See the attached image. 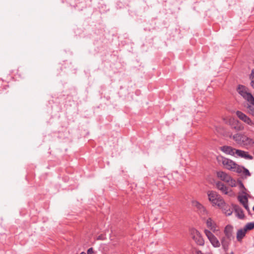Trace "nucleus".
Returning a JSON list of instances; mask_svg holds the SVG:
<instances>
[{
    "label": "nucleus",
    "instance_id": "f257e3e1",
    "mask_svg": "<svg viewBox=\"0 0 254 254\" xmlns=\"http://www.w3.org/2000/svg\"><path fill=\"white\" fill-rule=\"evenodd\" d=\"M209 200L213 205H217L220 208H223L226 205V203L223 198L214 191H208L207 192Z\"/></svg>",
    "mask_w": 254,
    "mask_h": 254
},
{
    "label": "nucleus",
    "instance_id": "f03ea898",
    "mask_svg": "<svg viewBox=\"0 0 254 254\" xmlns=\"http://www.w3.org/2000/svg\"><path fill=\"white\" fill-rule=\"evenodd\" d=\"M237 90L239 94L241 95L244 99L254 106V97L252 94L249 92L247 87L243 85H239Z\"/></svg>",
    "mask_w": 254,
    "mask_h": 254
},
{
    "label": "nucleus",
    "instance_id": "7ed1b4c3",
    "mask_svg": "<svg viewBox=\"0 0 254 254\" xmlns=\"http://www.w3.org/2000/svg\"><path fill=\"white\" fill-rule=\"evenodd\" d=\"M217 176L221 181L228 184L231 187H235L237 185V183L229 174L223 171H218L217 173Z\"/></svg>",
    "mask_w": 254,
    "mask_h": 254
},
{
    "label": "nucleus",
    "instance_id": "20e7f679",
    "mask_svg": "<svg viewBox=\"0 0 254 254\" xmlns=\"http://www.w3.org/2000/svg\"><path fill=\"white\" fill-rule=\"evenodd\" d=\"M222 164L228 170L239 173L241 171L240 166L231 160L227 158H223Z\"/></svg>",
    "mask_w": 254,
    "mask_h": 254
},
{
    "label": "nucleus",
    "instance_id": "39448f33",
    "mask_svg": "<svg viewBox=\"0 0 254 254\" xmlns=\"http://www.w3.org/2000/svg\"><path fill=\"white\" fill-rule=\"evenodd\" d=\"M190 233L191 238L197 245L203 246L204 244V240L198 231L192 228L190 230Z\"/></svg>",
    "mask_w": 254,
    "mask_h": 254
},
{
    "label": "nucleus",
    "instance_id": "423d86ee",
    "mask_svg": "<svg viewBox=\"0 0 254 254\" xmlns=\"http://www.w3.org/2000/svg\"><path fill=\"white\" fill-rule=\"evenodd\" d=\"M206 224L207 227L211 232H212L216 235H218L220 233V227L211 218L209 217L206 219Z\"/></svg>",
    "mask_w": 254,
    "mask_h": 254
},
{
    "label": "nucleus",
    "instance_id": "0eeeda50",
    "mask_svg": "<svg viewBox=\"0 0 254 254\" xmlns=\"http://www.w3.org/2000/svg\"><path fill=\"white\" fill-rule=\"evenodd\" d=\"M236 114L240 120L250 127H254V122L249 116L240 111H237Z\"/></svg>",
    "mask_w": 254,
    "mask_h": 254
},
{
    "label": "nucleus",
    "instance_id": "6e6552de",
    "mask_svg": "<svg viewBox=\"0 0 254 254\" xmlns=\"http://www.w3.org/2000/svg\"><path fill=\"white\" fill-rule=\"evenodd\" d=\"M204 233L211 245L215 248H218L220 246V242L215 235L209 230L205 229Z\"/></svg>",
    "mask_w": 254,
    "mask_h": 254
},
{
    "label": "nucleus",
    "instance_id": "1a4fd4ad",
    "mask_svg": "<svg viewBox=\"0 0 254 254\" xmlns=\"http://www.w3.org/2000/svg\"><path fill=\"white\" fill-rule=\"evenodd\" d=\"M216 188L220 190L223 193L229 195V196L233 195V191L232 190L229 189L223 183L221 182H218L216 184Z\"/></svg>",
    "mask_w": 254,
    "mask_h": 254
},
{
    "label": "nucleus",
    "instance_id": "9d476101",
    "mask_svg": "<svg viewBox=\"0 0 254 254\" xmlns=\"http://www.w3.org/2000/svg\"><path fill=\"white\" fill-rule=\"evenodd\" d=\"M192 204L193 206L195 207L199 213L202 216H206L208 214V212L205 208V207L200 204L199 202L196 200H193L192 201Z\"/></svg>",
    "mask_w": 254,
    "mask_h": 254
},
{
    "label": "nucleus",
    "instance_id": "9b49d317",
    "mask_svg": "<svg viewBox=\"0 0 254 254\" xmlns=\"http://www.w3.org/2000/svg\"><path fill=\"white\" fill-rule=\"evenodd\" d=\"M239 186H240V188L242 189V193L243 194H245V195H239V196H238L239 200L242 204H244L245 203H248V199L247 197L245 195L246 189L245 188L243 184L241 182H240Z\"/></svg>",
    "mask_w": 254,
    "mask_h": 254
},
{
    "label": "nucleus",
    "instance_id": "f8f14e48",
    "mask_svg": "<svg viewBox=\"0 0 254 254\" xmlns=\"http://www.w3.org/2000/svg\"><path fill=\"white\" fill-rule=\"evenodd\" d=\"M233 227L231 225H227L224 228V233L225 237L229 240L233 238Z\"/></svg>",
    "mask_w": 254,
    "mask_h": 254
},
{
    "label": "nucleus",
    "instance_id": "ddd939ff",
    "mask_svg": "<svg viewBox=\"0 0 254 254\" xmlns=\"http://www.w3.org/2000/svg\"><path fill=\"white\" fill-rule=\"evenodd\" d=\"M235 154L239 157L245 158L247 160L253 159V157L249 154L248 152L241 150L237 149L235 150Z\"/></svg>",
    "mask_w": 254,
    "mask_h": 254
},
{
    "label": "nucleus",
    "instance_id": "4468645a",
    "mask_svg": "<svg viewBox=\"0 0 254 254\" xmlns=\"http://www.w3.org/2000/svg\"><path fill=\"white\" fill-rule=\"evenodd\" d=\"M235 148H232L231 146H224L221 147V150L224 153L230 154L231 155H233L235 154Z\"/></svg>",
    "mask_w": 254,
    "mask_h": 254
},
{
    "label": "nucleus",
    "instance_id": "2eb2a0df",
    "mask_svg": "<svg viewBox=\"0 0 254 254\" xmlns=\"http://www.w3.org/2000/svg\"><path fill=\"white\" fill-rule=\"evenodd\" d=\"M247 231L244 229H241L238 230L237 232V240L238 242H241L242 239L246 236Z\"/></svg>",
    "mask_w": 254,
    "mask_h": 254
},
{
    "label": "nucleus",
    "instance_id": "dca6fc26",
    "mask_svg": "<svg viewBox=\"0 0 254 254\" xmlns=\"http://www.w3.org/2000/svg\"><path fill=\"white\" fill-rule=\"evenodd\" d=\"M246 145H253L254 144V140L246 135H244L242 139V144Z\"/></svg>",
    "mask_w": 254,
    "mask_h": 254
},
{
    "label": "nucleus",
    "instance_id": "f3484780",
    "mask_svg": "<svg viewBox=\"0 0 254 254\" xmlns=\"http://www.w3.org/2000/svg\"><path fill=\"white\" fill-rule=\"evenodd\" d=\"M231 240H229L226 238V237H223L222 238L221 240V243L222 244V247L225 251H227L228 249L229 245L230 243V241Z\"/></svg>",
    "mask_w": 254,
    "mask_h": 254
},
{
    "label": "nucleus",
    "instance_id": "a211bd4d",
    "mask_svg": "<svg viewBox=\"0 0 254 254\" xmlns=\"http://www.w3.org/2000/svg\"><path fill=\"white\" fill-rule=\"evenodd\" d=\"M234 209L236 215L239 218L242 219L245 217L244 212L239 206H235Z\"/></svg>",
    "mask_w": 254,
    "mask_h": 254
},
{
    "label": "nucleus",
    "instance_id": "6ab92c4d",
    "mask_svg": "<svg viewBox=\"0 0 254 254\" xmlns=\"http://www.w3.org/2000/svg\"><path fill=\"white\" fill-rule=\"evenodd\" d=\"M243 137L244 135L240 133H236L233 135L232 138L238 144H242Z\"/></svg>",
    "mask_w": 254,
    "mask_h": 254
},
{
    "label": "nucleus",
    "instance_id": "aec40b11",
    "mask_svg": "<svg viewBox=\"0 0 254 254\" xmlns=\"http://www.w3.org/2000/svg\"><path fill=\"white\" fill-rule=\"evenodd\" d=\"M226 215L230 216L232 214L233 211L230 207L226 203L223 208H221Z\"/></svg>",
    "mask_w": 254,
    "mask_h": 254
},
{
    "label": "nucleus",
    "instance_id": "412c9836",
    "mask_svg": "<svg viewBox=\"0 0 254 254\" xmlns=\"http://www.w3.org/2000/svg\"><path fill=\"white\" fill-rule=\"evenodd\" d=\"M240 168H241V170H240L241 171L239 173H243V174L246 176H251V173H250L249 171L247 169L245 168L244 167L240 166Z\"/></svg>",
    "mask_w": 254,
    "mask_h": 254
},
{
    "label": "nucleus",
    "instance_id": "4be33fe9",
    "mask_svg": "<svg viewBox=\"0 0 254 254\" xmlns=\"http://www.w3.org/2000/svg\"><path fill=\"white\" fill-rule=\"evenodd\" d=\"M254 228V223L250 222L246 225L244 229L246 230V231L248 230H251Z\"/></svg>",
    "mask_w": 254,
    "mask_h": 254
},
{
    "label": "nucleus",
    "instance_id": "5701e85b",
    "mask_svg": "<svg viewBox=\"0 0 254 254\" xmlns=\"http://www.w3.org/2000/svg\"><path fill=\"white\" fill-rule=\"evenodd\" d=\"M248 113L251 115L252 116L254 117V107H253L251 105H249L247 107Z\"/></svg>",
    "mask_w": 254,
    "mask_h": 254
},
{
    "label": "nucleus",
    "instance_id": "b1692460",
    "mask_svg": "<svg viewBox=\"0 0 254 254\" xmlns=\"http://www.w3.org/2000/svg\"><path fill=\"white\" fill-rule=\"evenodd\" d=\"M251 78L252 79L251 82V85L252 87L254 89V69L252 71Z\"/></svg>",
    "mask_w": 254,
    "mask_h": 254
},
{
    "label": "nucleus",
    "instance_id": "393cba45",
    "mask_svg": "<svg viewBox=\"0 0 254 254\" xmlns=\"http://www.w3.org/2000/svg\"><path fill=\"white\" fill-rule=\"evenodd\" d=\"M93 249L92 248H89L87 251V254H92L93 253Z\"/></svg>",
    "mask_w": 254,
    "mask_h": 254
},
{
    "label": "nucleus",
    "instance_id": "a878e982",
    "mask_svg": "<svg viewBox=\"0 0 254 254\" xmlns=\"http://www.w3.org/2000/svg\"><path fill=\"white\" fill-rule=\"evenodd\" d=\"M243 206L244 207V208L247 210H249V205H248V203H245L244 204H243Z\"/></svg>",
    "mask_w": 254,
    "mask_h": 254
},
{
    "label": "nucleus",
    "instance_id": "bb28decb",
    "mask_svg": "<svg viewBox=\"0 0 254 254\" xmlns=\"http://www.w3.org/2000/svg\"><path fill=\"white\" fill-rule=\"evenodd\" d=\"M244 127H243V126H240V127H238L237 128H236V129H237V130H239V131H240V130H243V129H244Z\"/></svg>",
    "mask_w": 254,
    "mask_h": 254
},
{
    "label": "nucleus",
    "instance_id": "cd10ccee",
    "mask_svg": "<svg viewBox=\"0 0 254 254\" xmlns=\"http://www.w3.org/2000/svg\"><path fill=\"white\" fill-rule=\"evenodd\" d=\"M80 254H86V253L84 252H81Z\"/></svg>",
    "mask_w": 254,
    "mask_h": 254
},
{
    "label": "nucleus",
    "instance_id": "c85d7f7f",
    "mask_svg": "<svg viewBox=\"0 0 254 254\" xmlns=\"http://www.w3.org/2000/svg\"><path fill=\"white\" fill-rule=\"evenodd\" d=\"M253 210L254 211V207H253Z\"/></svg>",
    "mask_w": 254,
    "mask_h": 254
}]
</instances>
